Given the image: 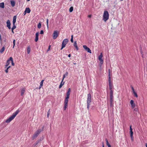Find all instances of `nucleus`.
Segmentation results:
<instances>
[{"instance_id": "obj_1", "label": "nucleus", "mask_w": 147, "mask_h": 147, "mask_svg": "<svg viewBox=\"0 0 147 147\" xmlns=\"http://www.w3.org/2000/svg\"><path fill=\"white\" fill-rule=\"evenodd\" d=\"M20 112V111L19 109L17 110L11 116L6 120L5 122L7 123L10 122L15 118Z\"/></svg>"}, {"instance_id": "obj_2", "label": "nucleus", "mask_w": 147, "mask_h": 147, "mask_svg": "<svg viewBox=\"0 0 147 147\" xmlns=\"http://www.w3.org/2000/svg\"><path fill=\"white\" fill-rule=\"evenodd\" d=\"M103 20L106 22L109 18V14L108 12L107 11H104L103 14Z\"/></svg>"}, {"instance_id": "obj_3", "label": "nucleus", "mask_w": 147, "mask_h": 147, "mask_svg": "<svg viewBox=\"0 0 147 147\" xmlns=\"http://www.w3.org/2000/svg\"><path fill=\"white\" fill-rule=\"evenodd\" d=\"M91 94L90 93L88 94L87 99V108L88 110H89L90 107V102H91Z\"/></svg>"}, {"instance_id": "obj_4", "label": "nucleus", "mask_w": 147, "mask_h": 147, "mask_svg": "<svg viewBox=\"0 0 147 147\" xmlns=\"http://www.w3.org/2000/svg\"><path fill=\"white\" fill-rule=\"evenodd\" d=\"M42 131V130L40 129H38L33 135L32 139L33 140L36 138Z\"/></svg>"}, {"instance_id": "obj_5", "label": "nucleus", "mask_w": 147, "mask_h": 147, "mask_svg": "<svg viewBox=\"0 0 147 147\" xmlns=\"http://www.w3.org/2000/svg\"><path fill=\"white\" fill-rule=\"evenodd\" d=\"M103 57V55L102 53H100V55L98 57V59L100 61V67H101L103 63V60L102 58Z\"/></svg>"}, {"instance_id": "obj_6", "label": "nucleus", "mask_w": 147, "mask_h": 147, "mask_svg": "<svg viewBox=\"0 0 147 147\" xmlns=\"http://www.w3.org/2000/svg\"><path fill=\"white\" fill-rule=\"evenodd\" d=\"M68 41V39L66 38L64 39L62 43V47L61 50H62L64 47H65Z\"/></svg>"}, {"instance_id": "obj_7", "label": "nucleus", "mask_w": 147, "mask_h": 147, "mask_svg": "<svg viewBox=\"0 0 147 147\" xmlns=\"http://www.w3.org/2000/svg\"><path fill=\"white\" fill-rule=\"evenodd\" d=\"M59 35V32L57 30H55L54 31L53 35V38L55 39L57 38V37Z\"/></svg>"}, {"instance_id": "obj_8", "label": "nucleus", "mask_w": 147, "mask_h": 147, "mask_svg": "<svg viewBox=\"0 0 147 147\" xmlns=\"http://www.w3.org/2000/svg\"><path fill=\"white\" fill-rule=\"evenodd\" d=\"M109 78H108V82L109 83V86L110 88V89H111V86H112V83L111 80V75H108Z\"/></svg>"}, {"instance_id": "obj_9", "label": "nucleus", "mask_w": 147, "mask_h": 147, "mask_svg": "<svg viewBox=\"0 0 147 147\" xmlns=\"http://www.w3.org/2000/svg\"><path fill=\"white\" fill-rule=\"evenodd\" d=\"M83 47L88 52L91 53V51L89 48L86 45H84L83 46Z\"/></svg>"}, {"instance_id": "obj_10", "label": "nucleus", "mask_w": 147, "mask_h": 147, "mask_svg": "<svg viewBox=\"0 0 147 147\" xmlns=\"http://www.w3.org/2000/svg\"><path fill=\"white\" fill-rule=\"evenodd\" d=\"M130 137L131 138V140H133V132L132 131V129L131 128V125H130Z\"/></svg>"}, {"instance_id": "obj_11", "label": "nucleus", "mask_w": 147, "mask_h": 147, "mask_svg": "<svg viewBox=\"0 0 147 147\" xmlns=\"http://www.w3.org/2000/svg\"><path fill=\"white\" fill-rule=\"evenodd\" d=\"M7 25V26L8 28L9 29H11V23L9 20H8L6 22Z\"/></svg>"}, {"instance_id": "obj_12", "label": "nucleus", "mask_w": 147, "mask_h": 147, "mask_svg": "<svg viewBox=\"0 0 147 147\" xmlns=\"http://www.w3.org/2000/svg\"><path fill=\"white\" fill-rule=\"evenodd\" d=\"M130 103L132 108H134L136 106L135 104L134 103V101L133 100H131Z\"/></svg>"}, {"instance_id": "obj_13", "label": "nucleus", "mask_w": 147, "mask_h": 147, "mask_svg": "<svg viewBox=\"0 0 147 147\" xmlns=\"http://www.w3.org/2000/svg\"><path fill=\"white\" fill-rule=\"evenodd\" d=\"M70 92H71V89L70 88H69L68 89V91L66 93V97L69 98Z\"/></svg>"}, {"instance_id": "obj_14", "label": "nucleus", "mask_w": 147, "mask_h": 147, "mask_svg": "<svg viewBox=\"0 0 147 147\" xmlns=\"http://www.w3.org/2000/svg\"><path fill=\"white\" fill-rule=\"evenodd\" d=\"M10 61H11V60H10L9 57V59L7 61V62L6 63V65H5V68H6L8 66V65L10 64Z\"/></svg>"}, {"instance_id": "obj_15", "label": "nucleus", "mask_w": 147, "mask_h": 147, "mask_svg": "<svg viewBox=\"0 0 147 147\" xmlns=\"http://www.w3.org/2000/svg\"><path fill=\"white\" fill-rule=\"evenodd\" d=\"M38 35H39V33L38 32H37L36 34V37L35 38V42H37L38 39Z\"/></svg>"}, {"instance_id": "obj_16", "label": "nucleus", "mask_w": 147, "mask_h": 147, "mask_svg": "<svg viewBox=\"0 0 147 147\" xmlns=\"http://www.w3.org/2000/svg\"><path fill=\"white\" fill-rule=\"evenodd\" d=\"M12 7H13L15 6L16 2H15L13 0H11L10 1Z\"/></svg>"}, {"instance_id": "obj_17", "label": "nucleus", "mask_w": 147, "mask_h": 147, "mask_svg": "<svg viewBox=\"0 0 147 147\" xmlns=\"http://www.w3.org/2000/svg\"><path fill=\"white\" fill-rule=\"evenodd\" d=\"M63 79H62V80L61 81V83H60V85H59V88H60L62 86L64 85V82H63Z\"/></svg>"}, {"instance_id": "obj_18", "label": "nucleus", "mask_w": 147, "mask_h": 147, "mask_svg": "<svg viewBox=\"0 0 147 147\" xmlns=\"http://www.w3.org/2000/svg\"><path fill=\"white\" fill-rule=\"evenodd\" d=\"M25 12L27 13H29L31 11L30 8L29 7L26 8L25 9Z\"/></svg>"}, {"instance_id": "obj_19", "label": "nucleus", "mask_w": 147, "mask_h": 147, "mask_svg": "<svg viewBox=\"0 0 147 147\" xmlns=\"http://www.w3.org/2000/svg\"><path fill=\"white\" fill-rule=\"evenodd\" d=\"M16 19V16H15L13 17V24H15Z\"/></svg>"}, {"instance_id": "obj_20", "label": "nucleus", "mask_w": 147, "mask_h": 147, "mask_svg": "<svg viewBox=\"0 0 147 147\" xmlns=\"http://www.w3.org/2000/svg\"><path fill=\"white\" fill-rule=\"evenodd\" d=\"M25 92V89L24 88H22L21 90V95L23 96Z\"/></svg>"}, {"instance_id": "obj_21", "label": "nucleus", "mask_w": 147, "mask_h": 147, "mask_svg": "<svg viewBox=\"0 0 147 147\" xmlns=\"http://www.w3.org/2000/svg\"><path fill=\"white\" fill-rule=\"evenodd\" d=\"M44 81V80H42L41 81V82H40V85L39 87V89H40L41 88V87L43 86V84Z\"/></svg>"}, {"instance_id": "obj_22", "label": "nucleus", "mask_w": 147, "mask_h": 147, "mask_svg": "<svg viewBox=\"0 0 147 147\" xmlns=\"http://www.w3.org/2000/svg\"><path fill=\"white\" fill-rule=\"evenodd\" d=\"M69 98H67V97H65V102H64V103H65V104L67 105V103H68V99Z\"/></svg>"}, {"instance_id": "obj_23", "label": "nucleus", "mask_w": 147, "mask_h": 147, "mask_svg": "<svg viewBox=\"0 0 147 147\" xmlns=\"http://www.w3.org/2000/svg\"><path fill=\"white\" fill-rule=\"evenodd\" d=\"M4 2L0 3V7L4 8Z\"/></svg>"}, {"instance_id": "obj_24", "label": "nucleus", "mask_w": 147, "mask_h": 147, "mask_svg": "<svg viewBox=\"0 0 147 147\" xmlns=\"http://www.w3.org/2000/svg\"><path fill=\"white\" fill-rule=\"evenodd\" d=\"M10 60H11V61L12 65L13 66H14V63H13V59L12 57H10Z\"/></svg>"}, {"instance_id": "obj_25", "label": "nucleus", "mask_w": 147, "mask_h": 147, "mask_svg": "<svg viewBox=\"0 0 147 147\" xmlns=\"http://www.w3.org/2000/svg\"><path fill=\"white\" fill-rule=\"evenodd\" d=\"M112 86H111V89L109 87V89L110 90V95H113V91L112 90Z\"/></svg>"}, {"instance_id": "obj_26", "label": "nucleus", "mask_w": 147, "mask_h": 147, "mask_svg": "<svg viewBox=\"0 0 147 147\" xmlns=\"http://www.w3.org/2000/svg\"><path fill=\"white\" fill-rule=\"evenodd\" d=\"M105 140L106 142L107 145L108 146V147H111V146L109 143L107 139H106Z\"/></svg>"}, {"instance_id": "obj_27", "label": "nucleus", "mask_w": 147, "mask_h": 147, "mask_svg": "<svg viewBox=\"0 0 147 147\" xmlns=\"http://www.w3.org/2000/svg\"><path fill=\"white\" fill-rule=\"evenodd\" d=\"M27 53L28 54H29L30 51V46H28L27 47Z\"/></svg>"}, {"instance_id": "obj_28", "label": "nucleus", "mask_w": 147, "mask_h": 147, "mask_svg": "<svg viewBox=\"0 0 147 147\" xmlns=\"http://www.w3.org/2000/svg\"><path fill=\"white\" fill-rule=\"evenodd\" d=\"M68 74V73L67 72H66L65 73V74L63 75V80L65 78V76H67Z\"/></svg>"}, {"instance_id": "obj_29", "label": "nucleus", "mask_w": 147, "mask_h": 147, "mask_svg": "<svg viewBox=\"0 0 147 147\" xmlns=\"http://www.w3.org/2000/svg\"><path fill=\"white\" fill-rule=\"evenodd\" d=\"M5 50V47H3L1 50H0V53H2Z\"/></svg>"}, {"instance_id": "obj_30", "label": "nucleus", "mask_w": 147, "mask_h": 147, "mask_svg": "<svg viewBox=\"0 0 147 147\" xmlns=\"http://www.w3.org/2000/svg\"><path fill=\"white\" fill-rule=\"evenodd\" d=\"M73 10V7H71L69 9V11L70 12H72Z\"/></svg>"}, {"instance_id": "obj_31", "label": "nucleus", "mask_w": 147, "mask_h": 147, "mask_svg": "<svg viewBox=\"0 0 147 147\" xmlns=\"http://www.w3.org/2000/svg\"><path fill=\"white\" fill-rule=\"evenodd\" d=\"M41 27V23H39L38 25V28L40 29V28Z\"/></svg>"}, {"instance_id": "obj_32", "label": "nucleus", "mask_w": 147, "mask_h": 147, "mask_svg": "<svg viewBox=\"0 0 147 147\" xmlns=\"http://www.w3.org/2000/svg\"><path fill=\"white\" fill-rule=\"evenodd\" d=\"M110 106L111 107H113V102H110Z\"/></svg>"}, {"instance_id": "obj_33", "label": "nucleus", "mask_w": 147, "mask_h": 147, "mask_svg": "<svg viewBox=\"0 0 147 147\" xmlns=\"http://www.w3.org/2000/svg\"><path fill=\"white\" fill-rule=\"evenodd\" d=\"M16 28V26L15 25V24H13V26L11 28V29L14 30Z\"/></svg>"}, {"instance_id": "obj_34", "label": "nucleus", "mask_w": 147, "mask_h": 147, "mask_svg": "<svg viewBox=\"0 0 147 147\" xmlns=\"http://www.w3.org/2000/svg\"><path fill=\"white\" fill-rule=\"evenodd\" d=\"M133 93L134 94V96L136 97H138V96L137 95V93L135 92V91L134 92H133Z\"/></svg>"}, {"instance_id": "obj_35", "label": "nucleus", "mask_w": 147, "mask_h": 147, "mask_svg": "<svg viewBox=\"0 0 147 147\" xmlns=\"http://www.w3.org/2000/svg\"><path fill=\"white\" fill-rule=\"evenodd\" d=\"M50 109L48 111L47 114V117H49V115L50 114Z\"/></svg>"}, {"instance_id": "obj_36", "label": "nucleus", "mask_w": 147, "mask_h": 147, "mask_svg": "<svg viewBox=\"0 0 147 147\" xmlns=\"http://www.w3.org/2000/svg\"><path fill=\"white\" fill-rule=\"evenodd\" d=\"M67 104H65L64 105V110H65L67 108Z\"/></svg>"}, {"instance_id": "obj_37", "label": "nucleus", "mask_w": 147, "mask_h": 147, "mask_svg": "<svg viewBox=\"0 0 147 147\" xmlns=\"http://www.w3.org/2000/svg\"><path fill=\"white\" fill-rule=\"evenodd\" d=\"M48 21L49 20L48 19H47V28H48L49 26H48Z\"/></svg>"}, {"instance_id": "obj_38", "label": "nucleus", "mask_w": 147, "mask_h": 147, "mask_svg": "<svg viewBox=\"0 0 147 147\" xmlns=\"http://www.w3.org/2000/svg\"><path fill=\"white\" fill-rule=\"evenodd\" d=\"M15 40H14L13 41V48L15 45Z\"/></svg>"}, {"instance_id": "obj_39", "label": "nucleus", "mask_w": 147, "mask_h": 147, "mask_svg": "<svg viewBox=\"0 0 147 147\" xmlns=\"http://www.w3.org/2000/svg\"><path fill=\"white\" fill-rule=\"evenodd\" d=\"M74 47L77 45V43H76V41L74 42Z\"/></svg>"}, {"instance_id": "obj_40", "label": "nucleus", "mask_w": 147, "mask_h": 147, "mask_svg": "<svg viewBox=\"0 0 147 147\" xmlns=\"http://www.w3.org/2000/svg\"><path fill=\"white\" fill-rule=\"evenodd\" d=\"M110 99H113V95H110Z\"/></svg>"}, {"instance_id": "obj_41", "label": "nucleus", "mask_w": 147, "mask_h": 147, "mask_svg": "<svg viewBox=\"0 0 147 147\" xmlns=\"http://www.w3.org/2000/svg\"><path fill=\"white\" fill-rule=\"evenodd\" d=\"M7 69H5V72H6V73H8V70L9 69H8V68H6Z\"/></svg>"}, {"instance_id": "obj_42", "label": "nucleus", "mask_w": 147, "mask_h": 147, "mask_svg": "<svg viewBox=\"0 0 147 147\" xmlns=\"http://www.w3.org/2000/svg\"><path fill=\"white\" fill-rule=\"evenodd\" d=\"M50 48H51V45H49V46L48 49H47V51H49L50 50Z\"/></svg>"}, {"instance_id": "obj_43", "label": "nucleus", "mask_w": 147, "mask_h": 147, "mask_svg": "<svg viewBox=\"0 0 147 147\" xmlns=\"http://www.w3.org/2000/svg\"><path fill=\"white\" fill-rule=\"evenodd\" d=\"M131 89L132 90L133 92H135L134 89V88L133 87L131 86Z\"/></svg>"}, {"instance_id": "obj_44", "label": "nucleus", "mask_w": 147, "mask_h": 147, "mask_svg": "<svg viewBox=\"0 0 147 147\" xmlns=\"http://www.w3.org/2000/svg\"><path fill=\"white\" fill-rule=\"evenodd\" d=\"M75 47L76 48V50H77V51L78 50H79V48H78V47L77 45V46H76Z\"/></svg>"}, {"instance_id": "obj_45", "label": "nucleus", "mask_w": 147, "mask_h": 147, "mask_svg": "<svg viewBox=\"0 0 147 147\" xmlns=\"http://www.w3.org/2000/svg\"><path fill=\"white\" fill-rule=\"evenodd\" d=\"M43 33H44V32H43V30H41V31H40V34H43Z\"/></svg>"}, {"instance_id": "obj_46", "label": "nucleus", "mask_w": 147, "mask_h": 147, "mask_svg": "<svg viewBox=\"0 0 147 147\" xmlns=\"http://www.w3.org/2000/svg\"><path fill=\"white\" fill-rule=\"evenodd\" d=\"M110 102H113V99H110Z\"/></svg>"}, {"instance_id": "obj_47", "label": "nucleus", "mask_w": 147, "mask_h": 147, "mask_svg": "<svg viewBox=\"0 0 147 147\" xmlns=\"http://www.w3.org/2000/svg\"><path fill=\"white\" fill-rule=\"evenodd\" d=\"M108 75H111V74H110V69H109V70H108Z\"/></svg>"}, {"instance_id": "obj_48", "label": "nucleus", "mask_w": 147, "mask_h": 147, "mask_svg": "<svg viewBox=\"0 0 147 147\" xmlns=\"http://www.w3.org/2000/svg\"><path fill=\"white\" fill-rule=\"evenodd\" d=\"M71 42H72V43L74 41H73V38H71Z\"/></svg>"}, {"instance_id": "obj_49", "label": "nucleus", "mask_w": 147, "mask_h": 147, "mask_svg": "<svg viewBox=\"0 0 147 147\" xmlns=\"http://www.w3.org/2000/svg\"><path fill=\"white\" fill-rule=\"evenodd\" d=\"M134 111H138V109L137 108H136L134 109Z\"/></svg>"}, {"instance_id": "obj_50", "label": "nucleus", "mask_w": 147, "mask_h": 147, "mask_svg": "<svg viewBox=\"0 0 147 147\" xmlns=\"http://www.w3.org/2000/svg\"><path fill=\"white\" fill-rule=\"evenodd\" d=\"M26 13H27L26 12H25V11H24V13H23V14H24V16L26 15Z\"/></svg>"}, {"instance_id": "obj_51", "label": "nucleus", "mask_w": 147, "mask_h": 147, "mask_svg": "<svg viewBox=\"0 0 147 147\" xmlns=\"http://www.w3.org/2000/svg\"><path fill=\"white\" fill-rule=\"evenodd\" d=\"M39 142V141H37V142H36V144H35V146Z\"/></svg>"}, {"instance_id": "obj_52", "label": "nucleus", "mask_w": 147, "mask_h": 147, "mask_svg": "<svg viewBox=\"0 0 147 147\" xmlns=\"http://www.w3.org/2000/svg\"><path fill=\"white\" fill-rule=\"evenodd\" d=\"M88 17L90 18L91 17V15H89L88 16Z\"/></svg>"}, {"instance_id": "obj_53", "label": "nucleus", "mask_w": 147, "mask_h": 147, "mask_svg": "<svg viewBox=\"0 0 147 147\" xmlns=\"http://www.w3.org/2000/svg\"><path fill=\"white\" fill-rule=\"evenodd\" d=\"M11 67V66H7V68H8V69H9V68H10V67Z\"/></svg>"}, {"instance_id": "obj_54", "label": "nucleus", "mask_w": 147, "mask_h": 147, "mask_svg": "<svg viewBox=\"0 0 147 147\" xmlns=\"http://www.w3.org/2000/svg\"><path fill=\"white\" fill-rule=\"evenodd\" d=\"M68 57H71V54H69V55H68Z\"/></svg>"}, {"instance_id": "obj_55", "label": "nucleus", "mask_w": 147, "mask_h": 147, "mask_svg": "<svg viewBox=\"0 0 147 147\" xmlns=\"http://www.w3.org/2000/svg\"><path fill=\"white\" fill-rule=\"evenodd\" d=\"M102 144V147H104V143L103 142Z\"/></svg>"}, {"instance_id": "obj_56", "label": "nucleus", "mask_w": 147, "mask_h": 147, "mask_svg": "<svg viewBox=\"0 0 147 147\" xmlns=\"http://www.w3.org/2000/svg\"><path fill=\"white\" fill-rule=\"evenodd\" d=\"M13 30L11 29L12 32L13 33H14V31H13Z\"/></svg>"}, {"instance_id": "obj_57", "label": "nucleus", "mask_w": 147, "mask_h": 147, "mask_svg": "<svg viewBox=\"0 0 147 147\" xmlns=\"http://www.w3.org/2000/svg\"><path fill=\"white\" fill-rule=\"evenodd\" d=\"M145 145H146V147H147V143H146L145 144Z\"/></svg>"}, {"instance_id": "obj_58", "label": "nucleus", "mask_w": 147, "mask_h": 147, "mask_svg": "<svg viewBox=\"0 0 147 147\" xmlns=\"http://www.w3.org/2000/svg\"><path fill=\"white\" fill-rule=\"evenodd\" d=\"M73 38V35H72L71 36V38Z\"/></svg>"}, {"instance_id": "obj_59", "label": "nucleus", "mask_w": 147, "mask_h": 147, "mask_svg": "<svg viewBox=\"0 0 147 147\" xmlns=\"http://www.w3.org/2000/svg\"><path fill=\"white\" fill-rule=\"evenodd\" d=\"M140 52H141V54H142V51H140Z\"/></svg>"}, {"instance_id": "obj_60", "label": "nucleus", "mask_w": 147, "mask_h": 147, "mask_svg": "<svg viewBox=\"0 0 147 147\" xmlns=\"http://www.w3.org/2000/svg\"><path fill=\"white\" fill-rule=\"evenodd\" d=\"M27 1H30V0H27Z\"/></svg>"}, {"instance_id": "obj_61", "label": "nucleus", "mask_w": 147, "mask_h": 147, "mask_svg": "<svg viewBox=\"0 0 147 147\" xmlns=\"http://www.w3.org/2000/svg\"><path fill=\"white\" fill-rule=\"evenodd\" d=\"M120 0L122 1H123V0Z\"/></svg>"}, {"instance_id": "obj_62", "label": "nucleus", "mask_w": 147, "mask_h": 147, "mask_svg": "<svg viewBox=\"0 0 147 147\" xmlns=\"http://www.w3.org/2000/svg\"><path fill=\"white\" fill-rule=\"evenodd\" d=\"M70 1H71V0H70Z\"/></svg>"}]
</instances>
